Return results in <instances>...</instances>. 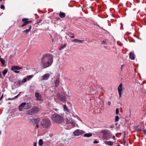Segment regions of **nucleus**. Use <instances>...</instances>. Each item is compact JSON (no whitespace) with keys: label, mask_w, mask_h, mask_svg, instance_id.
<instances>
[{"label":"nucleus","mask_w":146,"mask_h":146,"mask_svg":"<svg viewBox=\"0 0 146 146\" xmlns=\"http://www.w3.org/2000/svg\"><path fill=\"white\" fill-rule=\"evenodd\" d=\"M53 62L52 56L50 54H46L41 58V62L42 68L44 69L50 66Z\"/></svg>","instance_id":"obj_1"},{"label":"nucleus","mask_w":146,"mask_h":146,"mask_svg":"<svg viewBox=\"0 0 146 146\" xmlns=\"http://www.w3.org/2000/svg\"><path fill=\"white\" fill-rule=\"evenodd\" d=\"M51 119L54 123H61L64 121L63 117L62 115L56 113L53 114L51 117Z\"/></svg>","instance_id":"obj_2"},{"label":"nucleus","mask_w":146,"mask_h":146,"mask_svg":"<svg viewBox=\"0 0 146 146\" xmlns=\"http://www.w3.org/2000/svg\"><path fill=\"white\" fill-rule=\"evenodd\" d=\"M41 126L44 128L48 129L51 125V121L49 119H43L41 122Z\"/></svg>","instance_id":"obj_3"},{"label":"nucleus","mask_w":146,"mask_h":146,"mask_svg":"<svg viewBox=\"0 0 146 146\" xmlns=\"http://www.w3.org/2000/svg\"><path fill=\"white\" fill-rule=\"evenodd\" d=\"M39 110V108L35 106L33 107L31 110L27 111V114L28 115H33L37 113Z\"/></svg>","instance_id":"obj_4"},{"label":"nucleus","mask_w":146,"mask_h":146,"mask_svg":"<svg viewBox=\"0 0 146 146\" xmlns=\"http://www.w3.org/2000/svg\"><path fill=\"white\" fill-rule=\"evenodd\" d=\"M31 107L29 104L23 102L19 106V108L20 111H23V109H27Z\"/></svg>","instance_id":"obj_5"},{"label":"nucleus","mask_w":146,"mask_h":146,"mask_svg":"<svg viewBox=\"0 0 146 146\" xmlns=\"http://www.w3.org/2000/svg\"><path fill=\"white\" fill-rule=\"evenodd\" d=\"M101 133L103 134L105 139L106 140L108 139L109 137L108 136V135L110 133V131L109 130H104L102 131Z\"/></svg>","instance_id":"obj_6"},{"label":"nucleus","mask_w":146,"mask_h":146,"mask_svg":"<svg viewBox=\"0 0 146 146\" xmlns=\"http://www.w3.org/2000/svg\"><path fill=\"white\" fill-rule=\"evenodd\" d=\"M57 96L58 98L61 101L64 102H66V97L60 94H57Z\"/></svg>","instance_id":"obj_7"},{"label":"nucleus","mask_w":146,"mask_h":146,"mask_svg":"<svg viewBox=\"0 0 146 146\" xmlns=\"http://www.w3.org/2000/svg\"><path fill=\"white\" fill-rule=\"evenodd\" d=\"M84 132L82 130L77 129L74 132V135L77 136L83 134Z\"/></svg>","instance_id":"obj_8"},{"label":"nucleus","mask_w":146,"mask_h":146,"mask_svg":"<svg viewBox=\"0 0 146 146\" xmlns=\"http://www.w3.org/2000/svg\"><path fill=\"white\" fill-rule=\"evenodd\" d=\"M122 83H121L120 84L117 88V90L119 92V98H120L121 96V92L122 91Z\"/></svg>","instance_id":"obj_9"},{"label":"nucleus","mask_w":146,"mask_h":146,"mask_svg":"<svg viewBox=\"0 0 146 146\" xmlns=\"http://www.w3.org/2000/svg\"><path fill=\"white\" fill-rule=\"evenodd\" d=\"M30 121L34 124H38L39 120V119L32 118L30 119Z\"/></svg>","instance_id":"obj_10"},{"label":"nucleus","mask_w":146,"mask_h":146,"mask_svg":"<svg viewBox=\"0 0 146 146\" xmlns=\"http://www.w3.org/2000/svg\"><path fill=\"white\" fill-rule=\"evenodd\" d=\"M22 68V67H20L17 66H12L11 70L14 72L17 70H20Z\"/></svg>","instance_id":"obj_11"},{"label":"nucleus","mask_w":146,"mask_h":146,"mask_svg":"<svg viewBox=\"0 0 146 146\" xmlns=\"http://www.w3.org/2000/svg\"><path fill=\"white\" fill-rule=\"evenodd\" d=\"M35 95L36 97V100H40L41 99V96L39 93L37 92H35Z\"/></svg>","instance_id":"obj_12"},{"label":"nucleus","mask_w":146,"mask_h":146,"mask_svg":"<svg viewBox=\"0 0 146 146\" xmlns=\"http://www.w3.org/2000/svg\"><path fill=\"white\" fill-rule=\"evenodd\" d=\"M50 74L48 73H47L44 75L42 76V80H47L49 77Z\"/></svg>","instance_id":"obj_13"},{"label":"nucleus","mask_w":146,"mask_h":146,"mask_svg":"<svg viewBox=\"0 0 146 146\" xmlns=\"http://www.w3.org/2000/svg\"><path fill=\"white\" fill-rule=\"evenodd\" d=\"M129 56L130 58L132 60L135 59V54L133 52H131L129 53Z\"/></svg>","instance_id":"obj_14"},{"label":"nucleus","mask_w":146,"mask_h":146,"mask_svg":"<svg viewBox=\"0 0 146 146\" xmlns=\"http://www.w3.org/2000/svg\"><path fill=\"white\" fill-rule=\"evenodd\" d=\"M28 19L27 18H23L22 19V21L23 22H25L26 25L31 23L32 22V21H28Z\"/></svg>","instance_id":"obj_15"},{"label":"nucleus","mask_w":146,"mask_h":146,"mask_svg":"<svg viewBox=\"0 0 146 146\" xmlns=\"http://www.w3.org/2000/svg\"><path fill=\"white\" fill-rule=\"evenodd\" d=\"M28 29H27L26 30H25L24 31H23V33H24L25 34H27L29 32H30V31L31 30V25H29L28 26Z\"/></svg>","instance_id":"obj_16"},{"label":"nucleus","mask_w":146,"mask_h":146,"mask_svg":"<svg viewBox=\"0 0 146 146\" xmlns=\"http://www.w3.org/2000/svg\"><path fill=\"white\" fill-rule=\"evenodd\" d=\"M84 40H79L76 39H73L72 40V42H75L76 43H82L84 41Z\"/></svg>","instance_id":"obj_17"},{"label":"nucleus","mask_w":146,"mask_h":146,"mask_svg":"<svg viewBox=\"0 0 146 146\" xmlns=\"http://www.w3.org/2000/svg\"><path fill=\"white\" fill-rule=\"evenodd\" d=\"M66 118L65 120L66 123H70V122H72V119L70 117L68 118L67 117Z\"/></svg>","instance_id":"obj_18"},{"label":"nucleus","mask_w":146,"mask_h":146,"mask_svg":"<svg viewBox=\"0 0 146 146\" xmlns=\"http://www.w3.org/2000/svg\"><path fill=\"white\" fill-rule=\"evenodd\" d=\"M59 16L61 18H64L65 16V14L64 13L60 12L59 14Z\"/></svg>","instance_id":"obj_19"},{"label":"nucleus","mask_w":146,"mask_h":146,"mask_svg":"<svg viewBox=\"0 0 146 146\" xmlns=\"http://www.w3.org/2000/svg\"><path fill=\"white\" fill-rule=\"evenodd\" d=\"M104 143L106 144H107L110 146H112L113 144V142L111 141H104Z\"/></svg>","instance_id":"obj_20"},{"label":"nucleus","mask_w":146,"mask_h":146,"mask_svg":"<svg viewBox=\"0 0 146 146\" xmlns=\"http://www.w3.org/2000/svg\"><path fill=\"white\" fill-rule=\"evenodd\" d=\"M63 110L64 111L66 112H69L68 108H67V106L66 105H64L63 106Z\"/></svg>","instance_id":"obj_21"},{"label":"nucleus","mask_w":146,"mask_h":146,"mask_svg":"<svg viewBox=\"0 0 146 146\" xmlns=\"http://www.w3.org/2000/svg\"><path fill=\"white\" fill-rule=\"evenodd\" d=\"M60 81L58 79H57L55 82V86L57 87L59 85Z\"/></svg>","instance_id":"obj_22"},{"label":"nucleus","mask_w":146,"mask_h":146,"mask_svg":"<svg viewBox=\"0 0 146 146\" xmlns=\"http://www.w3.org/2000/svg\"><path fill=\"white\" fill-rule=\"evenodd\" d=\"M92 135V134L91 133H87L84 134V136L85 137H89L91 136Z\"/></svg>","instance_id":"obj_23"},{"label":"nucleus","mask_w":146,"mask_h":146,"mask_svg":"<svg viewBox=\"0 0 146 146\" xmlns=\"http://www.w3.org/2000/svg\"><path fill=\"white\" fill-rule=\"evenodd\" d=\"M0 61L1 62V64L3 65H4L5 64V60L3 58H0Z\"/></svg>","instance_id":"obj_24"},{"label":"nucleus","mask_w":146,"mask_h":146,"mask_svg":"<svg viewBox=\"0 0 146 146\" xmlns=\"http://www.w3.org/2000/svg\"><path fill=\"white\" fill-rule=\"evenodd\" d=\"M33 75H29L27 76V79L28 80H29L30 79H31L33 77Z\"/></svg>","instance_id":"obj_25"},{"label":"nucleus","mask_w":146,"mask_h":146,"mask_svg":"<svg viewBox=\"0 0 146 146\" xmlns=\"http://www.w3.org/2000/svg\"><path fill=\"white\" fill-rule=\"evenodd\" d=\"M7 69H5L2 72V73L4 76H5L6 74L8 72Z\"/></svg>","instance_id":"obj_26"},{"label":"nucleus","mask_w":146,"mask_h":146,"mask_svg":"<svg viewBox=\"0 0 146 146\" xmlns=\"http://www.w3.org/2000/svg\"><path fill=\"white\" fill-rule=\"evenodd\" d=\"M38 144L39 145L41 146L43 144V141L42 139H40L38 142Z\"/></svg>","instance_id":"obj_27"},{"label":"nucleus","mask_w":146,"mask_h":146,"mask_svg":"<svg viewBox=\"0 0 146 146\" xmlns=\"http://www.w3.org/2000/svg\"><path fill=\"white\" fill-rule=\"evenodd\" d=\"M66 47V45H61V46L60 49H59L60 50H61L62 49L64 48H65Z\"/></svg>","instance_id":"obj_28"},{"label":"nucleus","mask_w":146,"mask_h":146,"mask_svg":"<svg viewBox=\"0 0 146 146\" xmlns=\"http://www.w3.org/2000/svg\"><path fill=\"white\" fill-rule=\"evenodd\" d=\"M119 120V117L118 116H116L115 117V121L116 122L118 121Z\"/></svg>","instance_id":"obj_29"},{"label":"nucleus","mask_w":146,"mask_h":146,"mask_svg":"<svg viewBox=\"0 0 146 146\" xmlns=\"http://www.w3.org/2000/svg\"><path fill=\"white\" fill-rule=\"evenodd\" d=\"M27 78H24L23 79L22 81V83H25L27 81Z\"/></svg>","instance_id":"obj_30"},{"label":"nucleus","mask_w":146,"mask_h":146,"mask_svg":"<svg viewBox=\"0 0 146 146\" xmlns=\"http://www.w3.org/2000/svg\"><path fill=\"white\" fill-rule=\"evenodd\" d=\"M17 84L19 85H21V82L20 80L18 81L17 82Z\"/></svg>","instance_id":"obj_31"},{"label":"nucleus","mask_w":146,"mask_h":146,"mask_svg":"<svg viewBox=\"0 0 146 146\" xmlns=\"http://www.w3.org/2000/svg\"><path fill=\"white\" fill-rule=\"evenodd\" d=\"M70 123L73 127H74L75 125V123L72 120V122H70Z\"/></svg>","instance_id":"obj_32"},{"label":"nucleus","mask_w":146,"mask_h":146,"mask_svg":"<svg viewBox=\"0 0 146 146\" xmlns=\"http://www.w3.org/2000/svg\"><path fill=\"white\" fill-rule=\"evenodd\" d=\"M119 112V109L118 108H116V113L117 115H118Z\"/></svg>","instance_id":"obj_33"},{"label":"nucleus","mask_w":146,"mask_h":146,"mask_svg":"<svg viewBox=\"0 0 146 146\" xmlns=\"http://www.w3.org/2000/svg\"><path fill=\"white\" fill-rule=\"evenodd\" d=\"M104 48L106 50H109L110 49V48H108V47L106 46H104Z\"/></svg>","instance_id":"obj_34"},{"label":"nucleus","mask_w":146,"mask_h":146,"mask_svg":"<svg viewBox=\"0 0 146 146\" xmlns=\"http://www.w3.org/2000/svg\"><path fill=\"white\" fill-rule=\"evenodd\" d=\"M0 8L1 9H4L5 8V7L3 5H1V6Z\"/></svg>","instance_id":"obj_35"},{"label":"nucleus","mask_w":146,"mask_h":146,"mask_svg":"<svg viewBox=\"0 0 146 146\" xmlns=\"http://www.w3.org/2000/svg\"><path fill=\"white\" fill-rule=\"evenodd\" d=\"M24 22V23L21 25L22 27H23L26 25V23H25V22Z\"/></svg>","instance_id":"obj_36"},{"label":"nucleus","mask_w":146,"mask_h":146,"mask_svg":"<svg viewBox=\"0 0 146 146\" xmlns=\"http://www.w3.org/2000/svg\"><path fill=\"white\" fill-rule=\"evenodd\" d=\"M14 99V98H8V100H13Z\"/></svg>","instance_id":"obj_37"},{"label":"nucleus","mask_w":146,"mask_h":146,"mask_svg":"<svg viewBox=\"0 0 146 146\" xmlns=\"http://www.w3.org/2000/svg\"><path fill=\"white\" fill-rule=\"evenodd\" d=\"M143 133L144 134H146V129H144L143 130Z\"/></svg>","instance_id":"obj_38"},{"label":"nucleus","mask_w":146,"mask_h":146,"mask_svg":"<svg viewBox=\"0 0 146 146\" xmlns=\"http://www.w3.org/2000/svg\"><path fill=\"white\" fill-rule=\"evenodd\" d=\"M98 143V142L97 141H94V143Z\"/></svg>","instance_id":"obj_39"},{"label":"nucleus","mask_w":146,"mask_h":146,"mask_svg":"<svg viewBox=\"0 0 146 146\" xmlns=\"http://www.w3.org/2000/svg\"><path fill=\"white\" fill-rule=\"evenodd\" d=\"M3 94H2V95L0 97V100H1V99H2V98H3Z\"/></svg>","instance_id":"obj_40"},{"label":"nucleus","mask_w":146,"mask_h":146,"mask_svg":"<svg viewBox=\"0 0 146 146\" xmlns=\"http://www.w3.org/2000/svg\"><path fill=\"white\" fill-rule=\"evenodd\" d=\"M110 104H111V102H110V101L108 102V105H109V106H110Z\"/></svg>","instance_id":"obj_41"},{"label":"nucleus","mask_w":146,"mask_h":146,"mask_svg":"<svg viewBox=\"0 0 146 146\" xmlns=\"http://www.w3.org/2000/svg\"><path fill=\"white\" fill-rule=\"evenodd\" d=\"M102 43L103 44H106V42L105 41L103 40V41H102Z\"/></svg>","instance_id":"obj_42"},{"label":"nucleus","mask_w":146,"mask_h":146,"mask_svg":"<svg viewBox=\"0 0 146 146\" xmlns=\"http://www.w3.org/2000/svg\"><path fill=\"white\" fill-rule=\"evenodd\" d=\"M34 146H36V143L35 142L34 143Z\"/></svg>","instance_id":"obj_43"},{"label":"nucleus","mask_w":146,"mask_h":146,"mask_svg":"<svg viewBox=\"0 0 146 146\" xmlns=\"http://www.w3.org/2000/svg\"><path fill=\"white\" fill-rule=\"evenodd\" d=\"M53 110H54L56 111H57V110H58L56 108H54L53 109Z\"/></svg>","instance_id":"obj_44"},{"label":"nucleus","mask_w":146,"mask_h":146,"mask_svg":"<svg viewBox=\"0 0 146 146\" xmlns=\"http://www.w3.org/2000/svg\"><path fill=\"white\" fill-rule=\"evenodd\" d=\"M19 71H17L16 70V71H15V72L16 73H19Z\"/></svg>","instance_id":"obj_45"},{"label":"nucleus","mask_w":146,"mask_h":146,"mask_svg":"<svg viewBox=\"0 0 146 146\" xmlns=\"http://www.w3.org/2000/svg\"><path fill=\"white\" fill-rule=\"evenodd\" d=\"M36 126L37 128H38L39 127V125H38V124H36Z\"/></svg>","instance_id":"obj_46"},{"label":"nucleus","mask_w":146,"mask_h":146,"mask_svg":"<svg viewBox=\"0 0 146 146\" xmlns=\"http://www.w3.org/2000/svg\"><path fill=\"white\" fill-rule=\"evenodd\" d=\"M18 97V95H17L16 96H15L13 98H14V99H15V98H17Z\"/></svg>","instance_id":"obj_47"},{"label":"nucleus","mask_w":146,"mask_h":146,"mask_svg":"<svg viewBox=\"0 0 146 146\" xmlns=\"http://www.w3.org/2000/svg\"><path fill=\"white\" fill-rule=\"evenodd\" d=\"M70 37L72 38H74V36H69Z\"/></svg>","instance_id":"obj_48"},{"label":"nucleus","mask_w":146,"mask_h":146,"mask_svg":"<svg viewBox=\"0 0 146 146\" xmlns=\"http://www.w3.org/2000/svg\"><path fill=\"white\" fill-rule=\"evenodd\" d=\"M121 28L123 27V25L122 23L121 24Z\"/></svg>","instance_id":"obj_49"},{"label":"nucleus","mask_w":146,"mask_h":146,"mask_svg":"<svg viewBox=\"0 0 146 146\" xmlns=\"http://www.w3.org/2000/svg\"><path fill=\"white\" fill-rule=\"evenodd\" d=\"M115 137L114 136H113V139H115Z\"/></svg>","instance_id":"obj_50"},{"label":"nucleus","mask_w":146,"mask_h":146,"mask_svg":"<svg viewBox=\"0 0 146 146\" xmlns=\"http://www.w3.org/2000/svg\"><path fill=\"white\" fill-rule=\"evenodd\" d=\"M137 130L139 131H141V130L140 129H138Z\"/></svg>","instance_id":"obj_51"},{"label":"nucleus","mask_w":146,"mask_h":146,"mask_svg":"<svg viewBox=\"0 0 146 146\" xmlns=\"http://www.w3.org/2000/svg\"><path fill=\"white\" fill-rule=\"evenodd\" d=\"M123 66V65H122L121 66V70L122 69V68Z\"/></svg>","instance_id":"obj_52"},{"label":"nucleus","mask_w":146,"mask_h":146,"mask_svg":"<svg viewBox=\"0 0 146 146\" xmlns=\"http://www.w3.org/2000/svg\"><path fill=\"white\" fill-rule=\"evenodd\" d=\"M8 46H9V44H7V47H9Z\"/></svg>","instance_id":"obj_53"},{"label":"nucleus","mask_w":146,"mask_h":146,"mask_svg":"<svg viewBox=\"0 0 146 146\" xmlns=\"http://www.w3.org/2000/svg\"><path fill=\"white\" fill-rule=\"evenodd\" d=\"M20 94H19L17 95H18V96Z\"/></svg>","instance_id":"obj_54"},{"label":"nucleus","mask_w":146,"mask_h":146,"mask_svg":"<svg viewBox=\"0 0 146 146\" xmlns=\"http://www.w3.org/2000/svg\"><path fill=\"white\" fill-rule=\"evenodd\" d=\"M21 93V92H20L19 93V94H20Z\"/></svg>","instance_id":"obj_55"},{"label":"nucleus","mask_w":146,"mask_h":146,"mask_svg":"<svg viewBox=\"0 0 146 146\" xmlns=\"http://www.w3.org/2000/svg\"><path fill=\"white\" fill-rule=\"evenodd\" d=\"M2 1V0H0V1Z\"/></svg>","instance_id":"obj_56"}]
</instances>
